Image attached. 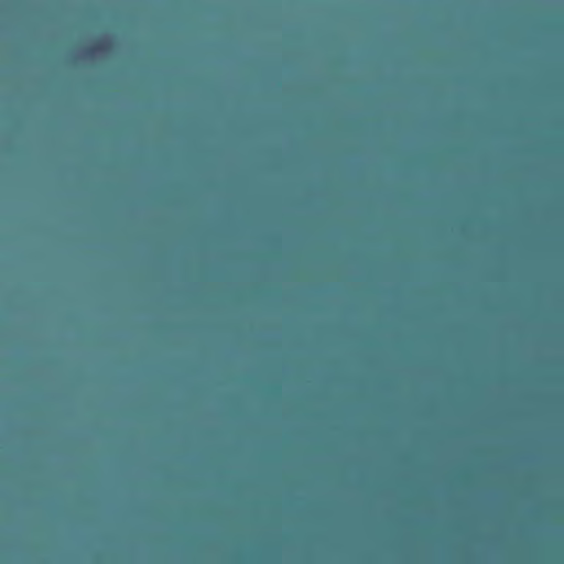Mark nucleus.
<instances>
[{
    "label": "nucleus",
    "mask_w": 564,
    "mask_h": 564,
    "mask_svg": "<svg viewBox=\"0 0 564 564\" xmlns=\"http://www.w3.org/2000/svg\"><path fill=\"white\" fill-rule=\"evenodd\" d=\"M100 48H101V46H100V45H95L94 47H91V50H90V51H98V50H100Z\"/></svg>",
    "instance_id": "1"
}]
</instances>
